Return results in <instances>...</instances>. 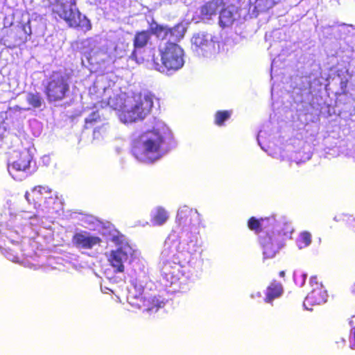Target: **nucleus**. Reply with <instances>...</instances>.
I'll use <instances>...</instances> for the list:
<instances>
[{"mask_svg": "<svg viewBox=\"0 0 355 355\" xmlns=\"http://www.w3.org/2000/svg\"><path fill=\"white\" fill-rule=\"evenodd\" d=\"M154 121L153 129L142 133L135 142L132 154L139 162L153 163L168 151L166 141L171 138V132L163 121Z\"/></svg>", "mask_w": 355, "mask_h": 355, "instance_id": "1", "label": "nucleus"}, {"mask_svg": "<svg viewBox=\"0 0 355 355\" xmlns=\"http://www.w3.org/2000/svg\"><path fill=\"white\" fill-rule=\"evenodd\" d=\"M102 103L119 112V117L124 123L141 120L150 112L153 105V96L145 92L134 98L125 99V94L110 96L112 89H103Z\"/></svg>", "mask_w": 355, "mask_h": 355, "instance_id": "2", "label": "nucleus"}, {"mask_svg": "<svg viewBox=\"0 0 355 355\" xmlns=\"http://www.w3.org/2000/svg\"><path fill=\"white\" fill-rule=\"evenodd\" d=\"M32 196L35 213L24 211L22 219L24 220H42L45 218H53L55 215H60L62 211V202L58 198L56 193L49 187L37 186L32 189L31 193L26 192L25 198L30 202V197Z\"/></svg>", "mask_w": 355, "mask_h": 355, "instance_id": "3", "label": "nucleus"}, {"mask_svg": "<svg viewBox=\"0 0 355 355\" xmlns=\"http://www.w3.org/2000/svg\"><path fill=\"white\" fill-rule=\"evenodd\" d=\"M159 56L153 58L155 69L162 73L171 74L180 69L184 64V53L175 42H167L159 45Z\"/></svg>", "mask_w": 355, "mask_h": 355, "instance_id": "4", "label": "nucleus"}, {"mask_svg": "<svg viewBox=\"0 0 355 355\" xmlns=\"http://www.w3.org/2000/svg\"><path fill=\"white\" fill-rule=\"evenodd\" d=\"M191 49L198 55L211 58L218 51L219 44L216 38L206 32L193 34L191 39Z\"/></svg>", "mask_w": 355, "mask_h": 355, "instance_id": "5", "label": "nucleus"}, {"mask_svg": "<svg viewBox=\"0 0 355 355\" xmlns=\"http://www.w3.org/2000/svg\"><path fill=\"white\" fill-rule=\"evenodd\" d=\"M53 12L64 19L70 26H80V13L76 8L75 0H55Z\"/></svg>", "mask_w": 355, "mask_h": 355, "instance_id": "6", "label": "nucleus"}, {"mask_svg": "<svg viewBox=\"0 0 355 355\" xmlns=\"http://www.w3.org/2000/svg\"><path fill=\"white\" fill-rule=\"evenodd\" d=\"M33 159L30 149H24L19 153V159L8 164V171L13 179L21 181L31 174L29 171L31 162Z\"/></svg>", "mask_w": 355, "mask_h": 355, "instance_id": "7", "label": "nucleus"}, {"mask_svg": "<svg viewBox=\"0 0 355 355\" xmlns=\"http://www.w3.org/2000/svg\"><path fill=\"white\" fill-rule=\"evenodd\" d=\"M165 250L173 256L178 253L193 254L197 252L200 245L195 238L180 241L179 238L168 237L164 243Z\"/></svg>", "mask_w": 355, "mask_h": 355, "instance_id": "8", "label": "nucleus"}, {"mask_svg": "<svg viewBox=\"0 0 355 355\" xmlns=\"http://www.w3.org/2000/svg\"><path fill=\"white\" fill-rule=\"evenodd\" d=\"M69 90L67 78L60 73H53L46 87V94L49 101L62 99Z\"/></svg>", "mask_w": 355, "mask_h": 355, "instance_id": "9", "label": "nucleus"}, {"mask_svg": "<svg viewBox=\"0 0 355 355\" xmlns=\"http://www.w3.org/2000/svg\"><path fill=\"white\" fill-rule=\"evenodd\" d=\"M287 233L282 234L280 232L267 234L262 239L263 254L264 259L273 258L278 251L284 245V240L288 238Z\"/></svg>", "mask_w": 355, "mask_h": 355, "instance_id": "10", "label": "nucleus"}, {"mask_svg": "<svg viewBox=\"0 0 355 355\" xmlns=\"http://www.w3.org/2000/svg\"><path fill=\"white\" fill-rule=\"evenodd\" d=\"M238 8L230 3V0H224L223 5L220 8L219 25L221 27L230 26L238 16Z\"/></svg>", "mask_w": 355, "mask_h": 355, "instance_id": "11", "label": "nucleus"}, {"mask_svg": "<svg viewBox=\"0 0 355 355\" xmlns=\"http://www.w3.org/2000/svg\"><path fill=\"white\" fill-rule=\"evenodd\" d=\"M133 250L116 249L111 250L108 257L110 266L114 268V272H123L124 271V262L127 261L130 255H132Z\"/></svg>", "mask_w": 355, "mask_h": 355, "instance_id": "12", "label": "nucleus"}, {"mask_svg": "<svg viewBox=\"0 0 355 355\" xmlns=\"http://www.w3.org/2000/svg\"><path fill=\"white\" fill-rule=\"evenodd\" d=\"M72 242L78 248L91 249L100 245L101 239L98 236H90L87 232L76 233L73 236Z\"/></svg>", "mask_w": 355, "mask_h": 355, "instance_id": "13", "label": "nucleus"}, {"mask_svg": "<svg viewBox=\"0 0 355 355\" xmlns=\"http://www.w3.org/2000/svg\"><path fill=\"white\" fill-rule=\"evenodd\" d=\"M130 304L132 306H137L139 309H143L144 311H157L159 308L161 306L155 297L146 298L142 296H139L135 298H132L131 296L128 297Z\"/></svg>", "mask_w": 355, "mask_h": 355, "instance_id": "14", "label": "nucleus"}, {"mask_svg": "<svg viewBox=\"0 0 355 355\" xmlns=\"http://www.w3.org/2000/svg\"><path fill=\"white\" fill-rule=\"evenodd\" d=\"M16 33L19 35L23 34V35H20L18 39H15L13 42L10 41L7 38H2L1 43L8 47H15L21 44L25 43L28 40V37L31 34V28L29 22L21 26L17 27Z\"/></svg>", "mask_w": 355, "mask_h": 355, "instance_id": "15", "label": "nucleus"}, {"mask_svg": "<svg viewBox=\"0 0 355 355\" xmlns=\"http://www.w3.org/2000/svg\"><path fill=\"white\" fill-rule=\"evenodd\" d=\"M223 3L224 0H213L206 3L200 9L199 16L201 19L204 21L209 20L213 16H216Z\"/></svg>", "mask_w": 355, "mask_h": 355, "instance_id": "16", "label": "nucleus"}, {"mask_svg": "<svg viewBox=\"0 0 355 355\" xmlns=\"http://www.w3.org/2000/svg\"><path fill=\"white\" fill-rule=\"evenodd\" d=\"M327 297V292L323 286L316 284V287L313 288L306 295L305 303L311 305L320 304L326 302Z\"/></svg>", "mask_w": 355, "mask_h": 355, "instance_id": "17", "label": "nucleus"}, {"mask_svg": "<svg viewBox=\"0 0 355 355\" xmlns=\"http://www.w3.org/2000/svg\"><path fill=\"white\" fill-rule=\"evenodd\" d=\"M284 291L283 286L276 280L272 281L266 288L264 301L272 302L275 299L280 297Z\"/></svg>", "mask_w": 355, "mask_h": 355, "instance_id": "18", "label": "nucleus"}, {"mask_svg": "<svg viewBox=\"0 0 355 355\" xmlns=\"http://www.w3.org/2000/svg\"><path fill=\"white\" fill-rule=\"evenodd\" d=\"M150 35L151 34L148 31H141L135 35L134 39L135 51L130 56L131 60L138 62L136 55L137 51L139 49L144 48L148 44L150 38Z\"/></svg>", "mask_w": 355, "mask_h": 355, "instance_id": "19", "label": "nucleus"}, {"mask_svg": "<svg viewBox=\"0 0 355 355\" xmlns=\"http://www.w3.org/2000/svg\"><path fill=\"white\" fill-rule=\"evenodd\" d=\"M177 219L179 222H192L200 220L201 218L197 210L190 209L187 206H184L179 209L177 214Z\"/></svg>", "mask_w": 355, "mask_h": 355, "instance_id": "20", "label": "nucleus"}, {"mask_svg": "<svg viewBox=\"0 0 355 355\" xmlns=\"http://www.w3.org/2000/svg\"><path fill=\"white\" fill-rule=\"evenodd\" d=\"M279 0H250L251 6L250 9L252 12H265L272 8Z\"/></svg>", "mask_w": 355, "mask_h": 355, "instance_id": "21", "label": "nucleus"}, {"mask_svg": "<svg viewBox=\"0 0 355 355\" xmlns=\"http://www.w3.org/2000/svg\"><path fill=\"white\" fill-rule=\"evenodd\" d=\"M111 241L117 246L116 249L133 250L125 236L119 232L112 235Z\"/></svg>", "mask_w": 355, "mask_h": 355, "instance_id": "22", "label": "nucleus"}, {"mask_svg": "<svg viewBox=\"0 0 355 355\" xmlns=\"http://www.w3.org/2000/svg\"><path fill=\"white\" fill-rule=\"evenodd\" d=\"M155 222H166L168 219V212L162 207H157L151 211Z\"/></svg>", "mask_w": 355, "mask_h": 355, "instance_id": "23", "label": "nucleus"}, {"mask_svg": "<svg viewBox=\"0 0 355 355\" xmlns=\"http://www.w3.org/2000/svg\"><path fill=\"white\" fill-rule=\"evenodd\" d=\"M171 37H172L173 42L181 40L185 33V28L182 25H178L170 28Z\"/></svg>", "mask_w": 355, "mask_h": 355, "instance_id": "24", "label": "nucleus"}, {"mask_svg": "<svg viewBox=\"0 0 355 355\" xmlns=\"http://www.w3.org/2000/svg\"><path fill=\"white\" fill-rule=\"evenodd\" d=\"M28 103L34 108H39L42 106V98L39 94L29 93L26 96Z\"/></svg>", "mask_w": 355, "mask_h": 355, "instance_id": "25", "label": "nucleus"}, {"mask_svg": "<svg viewBox=\"0 0 355 355\" xmlns=\"http://www.w3.org/2000/svg\"><path fill=\"white\" fill-rule=\"evenodd\" d=\"M70 216L69 219L78 220L83 222H94V220H97L93 216L85 215L77 212H73Z\"/></svg>", "mask_w": 355, "mask_h": 355, "instance_id": "26", "label": "nucleus"}, {"mask_svg": "<svg viewBox=\"0 0 355 355\" xmlns=\"http://www.w3.org/2000/svg\"><path fill=\"white\" fill-rule=\"evenodd\" d=\"M156 34L159 38L162 40L168 39L170 42H172V37H171L170 28L166 27L160 26L157 28Z\"/></svg>", "mask_w": 355, "mask_h": 355, "instance_id": "27", "label": "nucleus"}, {"mask_svg": "<svg viewBox=\"0 0 355 355\" xmlns=\"http://www.w3.org/2000/svg\"><path fill=\"white\" fill-rule=\"evenodd\" d=\"M231 112L229 111H219L215 115V123L221 125L223 123L230 118Z\"/></svg>", "mask_w": 355, "mask_h": 355, "instance_id": "28", "label": "nucleus"}, {"mask_svg": "<svg viewBox=\"0 0 355 355\" xmlns=\"http://www.w3.org/2000/svg\"><path fill=\"white\" fill-rule=\"evenodd\" d=\"M98 121H101V116L98 112H92L85 119V127L88 128L89 125H92L93 124H95Z\"/></svg>", "mask_w": 355, "mask_h": 355, "instance_id": "29", "label": "nucleus"}, {"mask_svg": "<svg viewBox=\"0 0 355 355\" xmlns=\"http://www.w3.org/2000/svg\"><path fill=\"white\" fill-rule=\"evenodd\" d=\"M299 241L304 247L308 246L311 242V234L306 231L302 232L300 235Z\"/></svg>", "mask_w": 355, "mask_h": 355, "instance_id": "30", "label": "nucleus"}, {"mask_svg": "<svg viewBox=\"0 0 355 355\" xmlns=\"http://www.w3.org/2000/svg\"><path fill=\"white\" fill-rule=\"evenodd\" d=\"M7 37H3V38H7L10 41L13 42L15 39H18L19 37L21 35L19 34L16 33V28L14 29H10L7 31Z\"/></svg>", "mask_w": 355, "mask_h": 355, "instance_id": "31", "label": "nucleus"}, {"mask_svg": "<svg viewBox=\"0 0 355 355\" xmlns=\"http://www.w3.org/2000/svg\"><path fill=\"white\" fill-rule=\"evenodd\" d=\"M248 227L256 234H259L262 231L261 223H248Z\"/></svg>", "mask_w": 355, "mask_h": 355, "instance_id": "32", "label": "nucleus"}, {"mask_svg": "<svg viewBox=\"0 0 355 355\" xmlns=\"http://www.w3.org/2000/svg\"><path fill=\"white\" fill-rule=\"evenodd\" d=\"M336 220H347V221H351L354 220V218L352 217V216L348 215V214H342L340 216H337L335 217Z\"/></svg>", "mask_w": 355, "mask_h": 355, "instance_id": "33", "label": "nucleus"}, {"mask_svg": "<svg viewBox=\"0 0 355 355\" xmlns=\"http://www.w3.org/2000/svg\"><path fill=\"white\" fill-rule=\"evenodd\" d=\"M100 129H102L103 132L105 131L106 128L103 126L101 128H96L94 130V137L98 139L100 135Z\"/></svg>", "mask_w": 355, "mask_h": 355, "instance_id": "34", "label": "nucleus"}, {"mask_svg": "<svg viewBox=\"0 0 355 355\" xmlns=\"http://www.w3.org/2000/svg\"><path fill=\"white\" fill-rule=\"evenodd\" d=\"M248 222H260L258 219H257L255 217H251Z\"/></svg>", "mask_w": 355, "mask_h": 355, "instance_id": "35", "label": "nucleus"}, {"mask_svg": "<svg viewBox=\"0 0 355 355\" xmlns=\"http://www.w3.org/2000/svg\"><path fill=\"white\" fill-rule=\"evenodd\" d=\"M279 275L281 277H284V276H285V271H284V270L280 271L279 273Z\"/></svg>", "mask_w": 355, "mask_h": 355, "instance_id": "36", "label": "nucleus"}, {"mask_svg": "<svg viewBox=\"0 0 355 355\" xmlns=\"http://www.w3.org/2000/svg\"><path fill=\"white\" fill-rule=\"evenodd\" d=\"M98 87V85H96V84L93 86L92 88H90V93H92L93 91H95V89Z\"/></svg>", "mask_w": 355, "mask_h": 355, "instance_id": "37", "label": "nucleus"}, {"mask_svg": "<svg viewBox=\"0 0 355 355\" xmlns=\"http://www.w3.org/2000/svg\"><path fill=\"white\" fill-rule=\"evenodd\" d=\"M352 292L355 294V282L353 284L351 288Z\"/></svg>", "mask_w": 355, "mask_h": 355, "instance_id": "38", "label": "nucleus"}, {"mask_svg": "<svg viewBox=\"0 0 355 355\" xmlns=\"http://www.w3.org/2000/svg\"><path fill=\"white\" fill-rule=\"evenodd\" d=\"M294 161L297 163V164H299L300 163V160H297V159H295Z\"/></svg>", "mask_w": 355, "mask_h": 355, "instance_id": "39", "label": "nucleus"}, {"mask_svg": "<svg viewBox=\"0 0 355 355\" xmlns=\"http://www.w3.org/2000/svg\"><path fill=\"white\" fill-rule=\"evenodd\" d=\"M352 157L355 158V150L352 153Z\"/></svg>", "mask_w": 355, "mask_h": 355, "instance_id": "40", "label": "nucleus"}, {"mask_svg": "<svg viewBox=\"0 0 355 355\" xmlns=\"http://www.w3.org/2000/svg\"><path fill=\"white\" fill-rule=\"evenodd\" d=\"M273 65H274V61L272 63V68L273 67Z\"/></svg>", "mask_w": 355, "mask_h": 355, "instance_id": "41", "label": "nucleus"}]
</instances>
